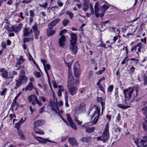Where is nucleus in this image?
<instances>
[{"instance_id":"1","label":"nucleus","mask_w":147,"mask_h":147,"mask_svg":"<svg viewBox=\"0 0 147 147\" xmlns=\"http://www.w3.org/2000/svg\"><path fill=\"white\" fill-rule=\"evenodd\" d=\"M72 75V73L69 70L67 82L68 89L70 94L71 95H74L76 92L77 85L75 84Z\"/></svg>"},{"instance_id":"2","label":"nucleus","mask_w":147,"mask_h":147,"mask_svg":"<svg viewBox=\"0 0 147 147\" xmlns=\"http://www.w3.org/2000/svg\"><path fill=\"white\" fill-rule=\"evenodd\" d=\"M99 5L98 2H97L94 7L95 15L97 18L102 17L104 16V12L109 7L110 5H103L100 9L99 8Z\"/></svg>"},{"instance_id":"3","label":"nucleus","mask_w":147,"mask_h":147,"mask_svg":"<svg viewBox=\"0 0 147 147\" xmlns=\"http://www.w3.org/2000/svg\"><path fill=\"white\" fill-rule=\"evenodd\" d=\"M109 125L108 123H107L106 125L104 131L102 134V138L103 142H106L109 139Z\"/></svg>"},{"instance_id":"4","label":"nucleus","mask_w":147,"mask_h":147,"mask_svg":"<svg viewBox=\"0 0 147 147\" xmlns=\"http://www.w3.org/2000/svg\"><path fill=\"white\" fill-rule=\"evenodd\" d=\"M50 104L52 110L56 113L59 111L58 107H60L63 105L62 102H50Z\"/></svg>"},{"instance_id":"5","label":"nucleus","mask_w":147,"mask_h":147,"mask_svg":"<svg viewBox=\"0 0 147 147\" xmlns=\"http://www.w3.org/2000/svg\"><path fill=\"white\" fill-rule=\"evenodd\" d=\"M0 72L1 73L2 77L5 78H11L13 77L12 73L9 72V74L7 71L4 68L0 69Z\"/></svg>"},{"instance_id":"6","label":"nucleus","mask_w":147,"mask_h":147,"mask_svg":"<svg viewBox=\"0 0 147 147\" xmlns=\"http://www.w3.org/2000/svg\"><path fill=\"white\" fill-rule=\"evenodd\" d=\"M134 91V90L132 88H129L128 89L123 90V93L126 100H128L130 98L131 95Z\"/></svg>"},{"instance_id":"7","label":"nucleus","mask_w":147,"mask_h":147,"mask_svg":"<svg viewBox=\"0 0 147 147\" xmlns=\"http://www.w3.org/2000/svg\"><path fill=\"white\" fill-rule=\"evenodd\" d=\"M22 24H20L18 26H13L10 28L9 26H6V29L9 32H17L20 31L22 28Z\"/></svg>"},{"instance_id":"8","label":"nucleus","mask_w":147,"mask_h":147,"mask_svg":"<svg viewBox=\"0 0 147 147\" xmlns=\"http://www.w3.org/2000/svg\"><path fill=\"white\" fill-rule=\"evenodd\" d=\"M25 71L24 70L20 71V73L18 80L19 81L21 82L22 83H26L27 81V78L25 76Z\"/></svg>"},{"instance_id":"9","label":"nucleus","mask_w":147,"mask_h":147,"mask_svg":"<svg viewBox=\"0 0 147 147\" xmlns=\"http://www.w3.org/2000/svg\"><path fill=\"white\" fill-rule=\"evenodd\" d=\"M74 68L75 75L76 77H79L81 74V70L79 65L78 62L75 63Z\"/></svg>"},{"instance_id":"10","label":"nucleus","mask_w":147,"mask_h":147,"mask_svg":"<svg viewBox=\"0 0 147 147\" xmlns=\"http://www.w3.org/2000/svg\"><path fill=\"white\" fill-rule=\"evenodd\" d=\"M100 110L98 107H97L96 109V111L94 112L93 114L91 116V118H92L94 116L96 115L93 123L94 124H96L98 119V118L100 115Z\"/></svg>"},{"instance_id":"11","label":"nucleus","mask_w":147,"mask_h":147,"mask_svg":"<svg viewBox=\"0 0 147 147\" xmlns=\"http://www.w3.org/2000/svg\"><path fill=\"white\" fill-rule=\"evenodd\" d=\"M33 88L35 90L36 94L38 95V93L37 90L35 87H33L32 83L30 82L25 88H22V90L23 91L25 90L26 91L28 90L30 91Z\"/></svg>"},{"instance_id":"12","label":"nucleus","mask_w":147,"mask_h":147,"mask_svg":"<svg viewBox=\"0 0 147 147\" xmlns=\"http://www.w3.org/2000/svg\"><path fill=\"white\" fill-rule=\"evenodd\" d=\"M34 137L36 140L38 141L39 142L41 143H46V142L47 141L49 142L56 143L55 142L50 141L49 138L43 139L41 137H37L35 136H34Z\"/></svg>"},{"instance_id":"13","label":"nucleus","mask_w":147,"mask_h":147,"mask_svg":"<svg viewBox=\"0 0 147 147\" xmlns=\"http://www.w3.org/2000/svg\"><path fill=\"white\" fill-rule=\"evenodd\" d=\"M66 115L68 121L69 123V124L71 127L74 130H76L77 129V128L76 125L72 121L70 115L67 114H66Z\"/></svg>"},{"instance_id":"14","label":"nucleus","mask_w":147,"mask_h":147,"mask_svg":"<svg viewBox=\"0 0 147 147\" xmlns=\"http://www.w3.org/2000/svg\"><path fill=\"white\" fill-rule=\"evenodd\" d=\"M65 37L64 36H62L59 39L58 42L59 45L61 47H63L65 45Z\"/></svg>"},{"instance_id":"15","label":"nucleus","mask_w":147,"mask_h":147,"mask_svg":"<svg viewBox=\"0 0 147 147\" xmlns=\"http://www.w3.org/2000/svg\"><path fill=\"white\" fill-rule=\"evenodd\" d=\"M76 43H70L69 49L70 51L74 54L76 53L77 51V47L76 45Z\"/></svg>"},{"instance_id":"16","label":"nucleus","mask_w":147,"mask_h":147,"mask_svg":"<svg viewBox=\"0 0 147 147\" xmlns=\"http://www.w3.org/2000/svg\"><path fill=\"white\" fill-rule=\"evenodd\" d=\"M131 105V104L130 102H125V104H124V105L121 104H117V106L120 108L125 109L130 107Z\"/></svg>"},{"instance_id":"17","label":"nucleus","mask_w":147,"mask_h":147,"mask_svg":"<svg viewBox=\"0 0 147 147\" xmlns=\"http://www.w3.org/2000/svg\"><path fill=\"white\" fill-rule=\"evenodd\" d=\"M141 43L140 42L136 46L132 47L131 48V51H135L136 50H138V51L136 53L138 54V52H140L141 51Z\"/></svg>"},{"instance_id":"18","label":"nucleus","mask_w":147,"mask_h":147,"mask_svg":"<svg viewBox=\"0 0 147 147\" xmlns=\"http://www.w3.org/2000/svg\"><path fill=\"white\" fill-rule=\"evenodd\" d=\"M68 140L69 144L72 146H77L78 145L76 139L74 138H69L68 139Z\"/></svg>"},{"instance_id":"19","label":"nucleus","mask_w":147,"mask_h":147,"mask_svg":"<svg viewBox=\"0 0 147 147\" xmlns=\"http://www.w3.org/2000/svg\"><path fill=\"white\" fill-rule=\"evenodd\" d=\"M43 124L42 121L38 120L34 122L33 125V129L34 128H37L38 127H39L42 126Z\"/></svg>"},{"instance_id":"20","label":"nucleus","mask_w":147,"mask_h":147,"mask_svg":"<svg viewBox=\"0 0 147 147\" xmlns=\"http://www.w3.org/2000/svg\"><path fill=\"white\" fill-rule=\"evenodd\" d=\"M70 43H76L77 36L76 34L73 33H71Z\"/></svg>"},{"instance_id":"21","label":"nucleus","mask_w":147,"mask_h":147,"mask_svg":"<svg viewBox=\"0 0 147 147\" xmlns=\"http://www.w3.org/2000/svg\"><path fill=\"white\" fill-rule=\"evenodd\" d=\"M60 19L58 18L52 21L48 24L49 27L53 28V26H55L60 21Z\"/></svg>"},{"instance_id":"22","label":"nucleus","mask_w":147,"mask_h":147,"mask_svg":"<svg viewBox=\"0 0 147 147\" xmlns=\"http://www.w3.org/2000/svg\"><path fill=\"white\" fill-rule=\"evenodd\" d=\"M28 100L29 101H38L37 97L34 94L29 95L28 97Z\"/></svg>"},{"instance_id":"23","label":"nucleus","mask_w":147,"mask_h":147,"mask_svg":"<svg viewBox=\"0 0 147 147\" xmlns=\"http://www.w3.org/2000/svg\"><path fill=\"white\" fill-rule=\"evenodd\" d=\"M58 88L59 89L57 92L58 96H61V92H63L65 90V89L61 85H59L58 86Z\"/></svg>"},{"instance_id":"24","label":"nucleus","mask_w":147,"mask_h":147,"mask_svg":"<svg viewBox=\"0 0 147 147\" xmlns=\"http://www.w3.org/2000/svg\"><path fill=\"white\" fill-rule=\"evenodd\" d=\"M52 28L49 27L47 30V34L48 36H51L55 32V30H52Z\"/></svg>"},{"instance_id":"25","label":"nucleus","mask_w":147,"mask_h":147,"mask_svg":"<svg viewBox=\"0 0 147 147\" xmlns=\"http://www.w3.org/2000/svg\"><path fill=\"white\" fill-rule=\"evenodd\" d=\"M44 67L46 73L47 75L48 78H49V76L48 74V70H49L50 69V65L48 64H46L45 65H44Z\"/></svg>"},{"instance_id":"26","label":"nucleus","mask_w":147,"mask_h":147,"mask_svg":"<svg viewBox=\"0 0 147 147\" xmlns=\"http://www.w3.org/2000/svg\"><path fill=\"white\" fill-rule=\"evenodd\" d=\"M89 5L90 7V13H86V15L88 17H90L91 14L93 15L94 13V9L92 5L91 4H90Z\"/></svg>"},{"instance_id":"27","label":"nucleus","mask_w":147,"mask_h":147,"mask_svg":"<svg viewBox=\"0 0 147 147\" xmlns=\"http://www.w3.org/2000/svg\"><path fill=\"white\" fill-rule=\"evenodd\" d=\"M147 140V136L144 137L143 140H142L140 141V143L142 146L146 147L147 146L146 141Z\"/></svg>"},{"instance_id":"28","label":"nucleus","mask_w":147,"mask_h":147,"mask_svg":"<svg viewBox=\"0 0 147 147\" xmlns=\"http://www.w3.org/2000/svg\"><path fill=\"white\" fill-rule=\"evenodd\" d=\"M17 134L20 136V138L21 140H25V137L22 131L20 130H18L17 132Z\"/></svg>"},{"instance_id":"29","label":"nucleus","mask_w":147,"mask_h":147,"mask_svg":"<svg viewBox=\"0 0 147 147\" xmlns=\"http://www.w3.org/2000/svg\"><path fill=\"white\" fill-rule=\"evenodd\" d=\"M34 129L36 134H38L40 135H42L44 134V131L41 129H38L37 128H34Z\"/></svg>"},{"instance_id":"30","label":"nucleus","mask_w":147,"mask_h":147,"mask_svg":"<svg viewBox=\"0 0 147 147\" xmlns=\"http://www.w3.org/2000/svg\"><path fill=\"white\" fill-rule=\"evenodd\" d=\"M24 61V59L23 58L22 56H20L18 61L17 62L16 66L17 67V65H20Z\"/></svg>"},{"instance_id":"31","label":"nucleus","mask_w":147,"mask_h":147,"mask_svg":"<svg viewBox=\"0 0 147 147\" xmlns=\"http://www.w3.org/2000/svg\"><path fill=\"white\" fill-rule=\"evenodd\" d=\"M32 28L35 33V35H39V32L37 29V26L34 25L32 27Z\"/></svg>"},{"instance_id":"32","label":"nucleus","mask_w":147,"mask_h":147,"mask_svg":"<svg viewBox=\"0 0 147 147\" xmlns=\"http://www.w3.org/2000/svg\"><path fill=\"white\" fill-rule=\"evenodd\" d=\"M89 4L88 3H83L82 9L84 11L87 10L89 7Z\"/></svg>"},{"instance_id":"33","label":"nucleus","mask_w":147,"mask_h":147,"mask_svg":"<svg viewBox=\"0 0 147 147\" xmlns=\"http://www.w3.org/2000/svg\"><path fill=\"white\" fill-rule=\"evenodd\" d=\"M95 129L94 127H88L86 128V132L88 133H91L95 130Z\"/></svg>"},{"instance_id":"34","label":"nucleus","mask_w":147,"mask_h":147,"mask_svg":"<svg viewBox=\"0 0 147 147\" xmlns=\"http://www.w3.org/2000/svg\"><path fill=\"white\" fill-rule=\"evenodd\" d=\"M29 28H25L24 29L23 35L24 36H27L29 34Z\"/></svg>"},{"instance_id":"35","label":"nucleus","mask_w":147,"mask_h":147,"mask_svg":"<svg viewBox=\"0 0 147 147\" xmlns=\"http://www.w3.org/2000/svg\"><path fill=\"white\" fill-rule=\"evenodd\" d=\"M28 59L30 61H32L35 64V65L36 66L38 69H39V67L38 66L37 64L36 63V62L33 59V58L32 57V56L30 54H29L28 55Z\"/></svg>"},{"instance_id":"36","label":"nucleus","mask_w":147,"mask_h":147,"mask_svg":"<svg viewBox=\"0 0 147 147\" xmlns=\"http://www.w3.org/2000/svg\"><path fill=\"white\" fill-rule=\"evenodd\" d=\"M90 139V137H83L81 138L80 140L82 142H87Z\"/></svg>"},{"instance_id":"37","label":"nucleus","mask_w":147,"mask_h":147,"mask_svg":"<svg viewBox=\"0 0 147 147\" xmlns=\"http://www.w3.org/2000/svg\"><path fill=\"white\" fill-rule=\"evenodd\" d=\"M12 104L13 108L15 109L16 110H17L18 107L19 106V105L18 104L17 102H13Z\"/></svg>"},{"instance_id":"38","label":"nucleus","mask_w":147,"mask_h":147,"mask_svg":"<svg viewBox=\"0 0 147 147\" xmlns=\"http://www.w3.org/2000/svg\"><path fill=\"white\" fill-rule=\"evenodd\" d=\"M69 23V20L66 19H65L63 21L62 24L64 26H65L68 24Z\"/></svg>"},{"instance_id":"39","label":"nucleus","mask_w":147,"mask_h":147,"mask_svg":"<svg viewBox=\"0 0 147 147\" xmlns=\"http://www.w3.org/2000/svg\"><path fill=\"white\" fill-rule=\"evenodd\" d=\"M105 68L104 67L102 68V69L99 70L98 71H96L95 72V73L98 75H100L102 74L105 70Z\"/></svg>"},{"instance_id":"40","label":"nucleus","mask_w":147,"mask_h":147,"mask_svg":"<svg viewBox=\"0 0 147 147\" xmlns=\"http://www.w3.org/2000/svg\"><path fill=\"white\" fill-rule=\"evenodd\" d=\"M66 14L69 15L70 18L72 19L73 18V14L70 11H68L66 12Z\"/></svg>"},{"instance_id":"41","label":"nucleus","mask_w":147,"mask_h":147,"mask_svg":"<svg viewBox=\"0 0 147 147\" xmlns=\"http://www.w3.org/2000/svg\"><path fill=\"white\" fill-rule=\"evenodd\" d=\"M67 32V31L66 29H63L61 30L59 33V35L61 36H63L62 35L63 34H65Z\"/></svg>"},{"instance_id":"42","label":"nucleus","mask_w":147,"mask_h":147,"mask_svg":"<svg viewBox=\"0 0 147 147\" xmlns=\"http://www.w3.org/2000/svg\"><path fill=\"white\" fill-rule=\"evenodd\" d=\"M22 83L21 82H20L19 81V80H18L17 81L16 83V85L14 87L15 89H16L18 88L19 86Z\"/></svg>"},{"instance_id":"43","label":"nucleus","mask_w":147,"mask_h":147,"mask_svg":"<svg viewBox=\"0 0 147 147\" xmlns=\"http://www.w3.org/2000/svg\"><path fill=\"white\" fill-rule=\"evenodd\" d=\"M74 120L76 123L79 125H81L82 123V121L79 120L76 117L74 119Z\"/></svg>"},{"instance_id":"44","label":"nucleus","mask_w":147,"mask_h":147,"mask_svg":"<svg viewBox=\"0 0 147 147\" xmlns=\"http://www.w3.org/2000/svg\"><path fill=\"white\" fill-rule=\"evenodd\" d=\"M113 85H110L108 87L107 90L108 92H111L112 91L113 89Z\"/></svg>"},{"instance_id":"45","label":"nucleus","mask_w":147,"mask_h":147,"mask_svg":"<svg viewBox=\"0 0 147 147\" xmlns=\"http://www.w3.org/2000/svg\"><path fill=\"white\" fill-rule=\"evenodd\" d=\"M32 40V38H28L26 37L23 39V42L24 43H25L26 42H28L30 40Z\"/></svg>"},{"instance_id":"46","label":"nucleus","mask_w":147,"mask_h":147,"mask_svg":"<svg viewBox=\"0 0 147 147\" xmlns=\"http://www.w3.org/2000/svg\"><path fill=\"white\" fill-rule=\"evenodd\" d=\"M130 60L131 61H134V63H138L139 61L138 59L134 58H131Z\"/></svg>"},{"instance_id":"47","label":"nucleus","mask_w":147,"mask_h":147,"mask_svg":"<svg viewBox=\"0 0 147 147\" xmlns=\"http://www.w3.org/2000/svg\"><path fill=\"white\" fill-rule=\"evenodd\" d=\"M10 117V119H11L13 118H15L16 117V115L14 113H12L10 114L9 116Z\"/></svg>"},{"instance_id":"48","label":"nucleus","mask_w":147,"mask_h":147,"mask_svg":"<svg viewBox=\"0 0 147 147\" xmlns=\"http://www.w3.org/2000/svg\"><path fill=\"white\" fill-rule=\"evenodd\" d=\"M120 119L121 116L120 114L119 113L118 114L117 116V119L116 120V122H118L119 121H120Z\"/></svg>"},{"instance_id":"49","label":"nucleus","mask_w":147,"mask_h":147,"mask_svg":"<svg viewBox=\"0 0 147 147\" xmlns=\"http://www.w3.org/2000/svg\"><path fill=\"white\" fill-rule=\"evenodd\" d=\"M26 118H25L24 119L23 118H22L20 121H19V123L21 125L25 121Z\"/></svg>"},{"instance_id":"50","label":"nucleus","mask_w":147,"mask_h":147,"mask_svg":"<svg viewBox=\"0 0 147 147\" xmlns=\"http://www.w3.org/2000/svg\"><path fill=\"white\" fill-rule=\"evenodd\" d=\"M21 125L19 123V122H18L16 123L15 125V127L16 128L18 129L20 127Z\"/></svg>"},{"instance_id":"51","label":"nucleus","mask_w":147,"mask_h":147,"mask_svg":"<svg viewBox=\"0 0 147 147\" xmlns=\"http://www.w3.org/2000/svg\"><path fill=\"white\" fill-rule=\"evenodd\" d=\"M34 75L37 78H39L40 76V73L38 72H35L34 73Z\"/></svg>"},{"instance_id":"52","label":"nucleus","mask_w":147,"mask_h":147,"mask_svg":"<svg viewBox=\"0 0 147 147\" xmlns=\"http://www.w3.org/2000/svg\"><path fill=\"white\" fill-rule=\"evenodd\" d=\"M52 83L53 85V87L54 88H56L57 87V84H56V82L55 81H52Z\"/></svg>"},{"instance_id":"53","label":"nucleus","mask_w":147,"mask_h":147,"mask_svg":"<svg viewBox=\"0 0 147 147\" xmlns=\"http://www.w3.org/2000/svg\"><path fill=\"white\" fill-rule=\"evenodd\" d=\"M135 68L134 67H131L130 69V72L131 73L133 74L134 72Z\"/></svg>"},{"instance_id":"54","label":"nucleus","mask_w":147,"mask_h":147,"mask_svg":"<svg viewBox=\"0 0 147 147\" xmlns=\"http://www.w3.org/2000/svg\"><path fill=\"white\" fill-rule=\"evenodd\" d=\"M120 37V36L118 35L117 36H114L113 39V40L114 42H115Z\"/></svg>"},{"instance_id":"55","label":"nucleus","mask_w":147,"mask_h":147,"mask_svg":"<svg viewBox=\"0 0 147 147\" xmlns=\"http://www.w3.org/2000/svg\"><path fill=\"white\" fill-rule=\"evenodd\" d=\"M100 90L102 92L104 93H105V91L104 90V88L102 85H100V86L99 87Z\"/></svg>"},{"instance_id":"56","label":"nucleus","mask_w":147,"mask_h":147,"mask_svg":"<svg viewBox=\"0 0 147 147\" xmlns=\"http://www.w3.org/2000/svg\"><path fill=\"white\" fill-rule=\"evenodd\" d=\"M92 63L95 66V67L94 68V69L95 70H96L97 69V67L96 66V65H97V63H96V62L94 60H93V61H92Z\"/></svg>"},{"instance_id":"57","label":"nucleus","mask_w":147,"mask_h":147,"mask_svg":"<svg viewBox=\"0 0 147 147\" xmlns=\"http://www.w3.org/2000/svg\"><path fill=\"white\" fill-rule=\"evenodd\" d=\"M40 6L41 7H43V8H46L47 6V3H45L43 4H41L40 5Z\"/></svg>"},{"instance_id":"58","label":"nucleus","mask_w":147,"mask_h":147,"mask_svg":"<svg viewBox=\"0 0 147 147\" xmlns=\"http://www.w3.org/2000/svg\"><path fill=\"white\" fill-rule=\"evenodd\" d=\"M101 105L102 106V112L103 110L104 109V107L105 105L104 102H101Z\"/></svg>"},{"instance_id":"59","label":"nucleus","mask_w":147,"mask_h":147,"mask_svg":"<svg viewBox=\"0 0 147 147\" xmlns=\"http://www.w3.org/2000/svg\"><path fill=\"white\" fill-rule=\"evenodd\" d=\"M115 131L117 133H119L121 131V128L120 127H117L115 129Z\"/></svg>"},{"instance_id":"60","label":"nucleus","mask_w":147,"mask_h":147,"mask_svg":"<svg viewBox=\"0 0 147 147\" xmlns=\"http://www.w3.org/2000/svg\"><path fill=\"white\" fill-rule=\"evenodd\" d=\"M6 45L5 42H2L1 43V46L3 49L5 48Z\"/></svg>"},{"instance_id":"61","label":"nucleus","mask_w":147,"mask_h":147,"mask_svg":"<svg viewBox=\"0 0 147 147\" xmlns=\"http://www.w3.org/2000/svg\"><path fill=\"white\" fill-rule=\"evenodd\" d=\"M146 37H144V39L141 38L140 39L141 41L142 42H144L145 44H146Z\"/></svg>"},{"instance_id":"62","label":"nucleus","mask_w":147,"mask_h":147,"mask_svg":"<svg viewBox=\"0 0 147 147\" xmlns=\"http://www.w3.org/2000/svg\"><path fill=\"white\" fill-rule=\"evenodd\" d=\"M57 3L60 7H61L63 4V3L60 1H57Z\"/></svg>"},{"instance_id":"63","label":"nucleus","mask_w":147,"mask_h":147,"mask_svg":"<svg viewBox=\"0 0 147 147\" xmlns=\"http://www.w3.org/2000/svg\"><path fill=\"white\" fill-rule=\"evenodd\" d=\"M102 136H98L97 138V140L98 141H103L102 138Z\"/></svg>"},{"instance_id":"64","label":"nucleus","mask_w":147,"mask_h":147,"mask_svg":"<svg viewBox=\"0 0 147 147\" xmlns=\"http://www.w3.org/2000/svg\"><path fill=\"white\" fill-rule=\"evenodd\" d=\"M68 94L65 92V100L66 101H67V100H68Z\"/></svg>"}]
</instances>
